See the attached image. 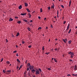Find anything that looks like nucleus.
Instances as JSON below:
<instances>
[{
    "label": "nucleus",
    "instance_id": "c85d7f7f",
    "mask_svg": "<svg viewBox=\"0 0 77 77\" xmlns=\"http://www.w3.org/2000/svg\"><path fill=\"white\" fill-rule=\"evenodd\" d=\"M42 50H44V46H43L42 48Z\"/></svg>",
    "mask_w": 77,
    "mask_h": 77
},
{
    "label": "nucleus",
    "instance_id": "bf43d9fd",
    "mask_svg": "<svg viewBox=\"0 0 77 77\" xmlns=\"http://www.w3.org/2000/svg\"><path fill=\"white\" fill-rule=\"evenodd\" d=\"M12 37H14V35H12Z\"/></svg>",
    "mask_w": 77,
    "mask_h": 77
},
{
    "label": "nucleus",
    "instance_id": "7ed1b4c3",
    "mask_svg": "<svg viewBox=\"0 0 77 77\" xmlns=\"http://www.w3.org/2000/svg\"><path fill=\"white\" fill-rule=\"evenodd\" d=\"M9 21H13V19L11 18V17L10 18V19L9 20Z\"/></svg>",
    "mask_w": 77,
    "mask_h": 77
},
{
    "label": "nucleus",
    "instance_id": "0e129e2a",
    "mask_svg": "<svg viewBox=\"0 0 77 77\" xmlns=\"http://www.w3.org/2000/svg\"><path fill=\"white\" fill-rule=\"evenodd\" d=\"M19 69V68H16V70H18V69Z\"/></svg>",
    "mask_w": 77,
    "mask_h": 77
},
{
    "label": "nucleus",
    "instance_id": "6e6552de",
    "mask_svg": "<svg viewBox=\"0 0 77 77\" xmlns=\"http://www.w3.org/2000/svg\"><path fill=\"white\" fill-rule=\"evenodd\" d=\"M20 35V33L19 32H17V35H16V36H18Z\"/></svg>",
    "mask_w": 77,
    "mask_h": 77
},
{
    "label": "nucleus",
    "instance_id": "473e14b6",
    "mask_svg": "<svg viewBox=\"0 0 77 77\" xmlns=\"http://www.w3.org/2000/svg\"><path fill=\"white\" fill-rule=\"evenodd\" d=\"M72 52H68V54H70Z\"/></svg>",
    "mask_w": 77,
    "mask_h": 77
},
{
    "label": "nucleus",
    "instance_id": "ddd939ff",
    "mask_svg": "<svg viewBox=\"0 0 77 77\" xmlns=\"http://www.w3.org/2000/svg\"><path fill=\"white\" fill-rule=\"evenodd\" d=\"M57 18H58V17H59V16L58 15H59V10H58L57 11Z\"/></svg>",
    "mask_w": 77,
    "mask_h": 77
},
{
    "label": "nucleus",
    "instance_id": "7c9ffc66",
    "mask_svg": "<svg viewBox=\"0 0 77 77\" xmlns=\"http://www.w3.org/2000/svg\"><path fill=\"white\" fill-rule=\"evenodd\" d=\"M17 51H13L14 53H17Z\"/></svg>",
    "mask_w": 77,
    "mask_h": 77
},
{
    "label": "nucleus",
    "instance_id": "f3484780",
    "mask_svg": "<svg viewBox=\"0 0 77 77\" xmlns=\"http://www.w3.org/2000/svg\"><path fill=\"white\" fill-rule=\"evenodd\" d=\"M22 7V6L21 5H20L19 7V9H21V7Z\"/></svg>",
    "mask_w": 77,
    "mask_h": 77
},
{
    "label": "nucleus",
    "instance_id": "338daca9",
    "mask_svg": "<svg viewBox=\"0 0 77 77\" xmlns=\"http://www.w3.org/2000/svg\"><path fill=\"white\" fill-rule=\"evenodd\" d=\"M65 39H66V41H67V39L66 38Z\"/></svg>",
    "mask_w": 77,
    "mask_h": 77
},
{
    "label": "nucleus",
    "instance_id": "a878e982",
    "mask_svg": "<svg viewBox=\"0 0 77 77\" xmlns=\"http://www.w3.org/2000/svg\"><path fill=\"white\" fill-rule=\"evenodd\" d=\"M27 29L29 31H30V28L29 27Z\"/></svg>",
    "mask_w": 77,
    "mask_h": 77
},
{
    "label": "nucleus",
    "instance_id": "3c124183",
    "mask_svg": "<svg viewBox=\"0 0 77 77\" xmlns=\"http://www.w3.org/2000/svg\"><path fill=\"white\" fill-rule=\"evenodd\" d=\"M48 9L49 10H50V7H48Z\"/></svg>",
    "mask_w": 77,
    "mask_h": 77
},
{
    "label": "nucleus",
    "instance_id": "c756f323",
    "mask_svg": "<svg viewBox=\"0 0 77 77\" xmlns=\"http://www.w3.org/2000/svg\"><path fill=\"white\" fill-rule=\"evenodd\" d=\"M52 8H54V5H52L51 7Z\"/></svg>",
    "mask_w": 77,
    "mask_h": 77
},
{
    "label": "nucleus",
    "instance_id": "c03bdc74",
    "mask_svg": "<svg viewBox=\"0 0 77 77\" xmlns=\"http://www.w3.org/2000/svg\"><path fill=\"white\" fill-rule=\"evenodd\" d=\"M25 42H24V41H22V44H24Z\"/></svg>",
    "mask_w": 77,
    "mask_h": 77
},
{
    "label": "nucleus",
    "instance_id": "20e7f679",
    "mask_svg": "<svg viewBox=\"0 0 77 77\" xmlns=\"http://www.w3.org/2000/svg\"><path fill=\"white\" fill-rule=\"evenodd\" d=\"M25 6L26 7H27L28 6V4L27 3H25Z\"/></svg>",
    "mask_w": 77,
    "mask_h": 77
},
{
    "label": "nucleus",
    "instance_id": "864d4df0",
    "mask_svg": "<svg viewBox=\"0 0 77 77\" xmlns=\"http://www.w3.org/2000/svg\"><path fill=\"white\" fill-rule=\"evenodd\" d=\"M15 18H16V19H18V17H15Z\"/></svg>",
    "mask_w": 77,
    "mask_h": 77
},
{
    "label": "nucleus",
    "instance_id": "393cba45",
    "mask_svg": "<svg viewBox=\"0 0 77 77\" xmlns=\"http://www.w3.org/2000/svg\"><path fill=\"white\" fill-rule=\"evenodd\" d=\"M72 75L75 76H77V75L75 74H72Z\"/></svg>",
    "mask_w": 77,
    "mask_h": 77
},
{
    "label": "nucleus",
    "instance_id": "4be33fe9",
    "mask_svg": "<svg viewBox=\"0 0 77 77\" xmlns=\"http://www.w3.org/2000/svg\"><path fill=\"white\" fill-rule=\"evenodd\" d=\"M11 70H7V72L10 73H11Z\"/></svg>",
    "mask_w": 77,
    "mask_h": 77
},
{
    "label": "nucleus",
    "instance_id": "5701e85b",
    "mask_svg": "<svg viewBox=\"0 0 77 77\" xmlns=\"http://www.w3.org/2000/svg\"><path fill=\"white\" fill-rule=\"evenodd\" d=\"M73 54H74L73 52H71V53L70 54V55H71V56L73 55Z\"/></svg>",
    "mask_w": 77,
    "mask_h": 77
},
{
    "label": "nucleus",
    "instance_id": "de8ad7c7",
    "mask_svg": "<svg viewBox=\"0 0 77 77\" xmlns=\"http://www.w3.org/2000/svg\"><path fill=\"white\" fill-rule=\"evenodd\" d=\"M46 19H47V18H46V17L44 19V21H45Z\"/></svg>",
    "mask_w": 77,
    "mask_h": 77
},
{
    "label": "nucleus",
    "instance_id": "412c9836",
    "mask_svg": "<svg viewBox=\"0 0 77 77\" xmlns=\"http://www.w3.org/2000/svg\"><path fill=\"white\" fill-rule=\"evenodd\" d=\"M39 29H42V28L41 27H39L38 28V30H39Z\"/></svg>",
    "mask_w": 77,
    "mask_h": 77
},
{
    "label": "nucleus",
    "instance_id": "c9c22d12",
    "mask_svg": "<svg viewBox=\"0 0 77 77\" xmlns=\"http://www.w3.org/2000/svg\"><path fill=\"white\" fill-rule=\"evenodd\" d=\"M7 63L9 64L10 63V62L9 61H7L6 62Z\"/></svg>",
    "mask_w": 77,
    "mask_h": 77
},
{
    "label": "nucleus",
    "instance_id": "79ce46f5",
    "mask_svg": "<svg viewBox=\"0 0 77 77\" xmlns=\"http://www.w3.org/2000/svg\"><path fill=\"white\" fill-rule=\"evenodd\" d=\"M51 28H53V25H51Z\"/></svg>",
    "mask_w": 77,
    "mask_h": 77
},
{
    "label": "nucleus",
    "instance_id": "69168bd1",
    "mask_svg": "<svg viewBox=\"0 0 77 77\" xmlns=\"http://www.w3.org/2000/svg\"><path fill=\"white\" fill-rule=\"evenodd\" d=\"M54 59V58H52V60H53Z\"/></svg>",
    "mask_w": 77,
    "mask_h": 77
},
{
    "label": "nucleus",
    "instance_id": "39448f33",
    "mask_svg": "<svg viewBox=\"0 0 77 77\" xmlns=\"http://www.w3.org/2000/svg\"><path fill=\"white\" fill-rule=\"evenodd\" d=\"M26 13H24V14L21 13V15H23V16H24L25 15H26Z\"/></svg>",
    "mask_w": 77,
    "mask_h": 77
},
{
    "label": "nucleus",
    "instance_id": "a18cd8bd",
    "mask_svg": "<svg viewBox=\"0 0 77 77\" xmlns=\"http://www.w3.org/2000/svg\"><path fill=\"white\" fill-rule=\"evenodd\" d=\"M33 68H30L29 70L33 69Z\"/></svg>",
    "mask_w": 77,
    "mask_h": 77
},
{
    "label": "nucleus",
    "instance_id": "4468645a",
    "mask_svg": "<svg viewBox=\"0 0 77 77\" xmlns=\"http://www.w3.org/2000/svg\"><path fill=\"white\" fill-rule=\"evenodd\" d=\"M46 69L49 70H51V69L50 68H46Z\"/></svg>",
    "mask_w": 77,
    "mask_h": 77
},
{
    "label": "nucleus",
    "instance_id": "37998d69",
    "mask_svg": "<svg viewBox=\"0 0 77 77\" xmlns=\"http://www.w3.org/2000/svg\"><path fill=\"white\" fill-rule=\"evenodd\" d=\"M71 0H70L69 2V4H70L71 5Z\"/></svg>",
    "mask_w": 77,
    "mask_h": 77
},
{
    "label": "nucleus",
    "instance_id": "f704fd0d",
    "mask_svg": "<svg viewBox=\"0 0 77 77\" xmlns=\"http://www.w3.org/2000/svg\"><path fill=\"white\" fill-rule=\"evenodd\" d=\"M29 48H31L32 47V46L31 45H29L28 46Z\"/></svg>",
    "mask_w": 77,
    "mask_h": 77
},
{
    "label": "nucleus",
    "instance_id": "4d7b16f0",
    "mask_svg": "<svg viewBox=\"0 0 77 77\" xmlns=\"http://www.w3.org/2000/svg\"><path fill=\"white\" fill-rule=\"evenodd\" d=\"M16 48H18V46L17 45H16Z\"/></svg>",
    "mask_w": 77,
    "mask_h": 77
},
{
    "label": "nucleus",
    "instance_id": "9d476101",
    "mask_svg": "<svg viewBox=\"0 0 77 77\" xmlns=\"http://www.w3.org/2000/svg\"><path fill=\"white\" fill-rule=\"evenodd\" d=\"M26 10H27V12H29V13L30 12V10H29V9L28 8H27Z\"/></svg>",
    "mask_w": 77,
    "mask_h": 77
},
{
    "label": "nucleus",
    "instance_id": "2f4dec72",
    "mask_svg": "<svg viewBox=\"0 0 77 77\" xmlns=\"http://www.w3.org/2000/svg\"><path fill=\"white\" fill-rule=\"evenodd\" d=\"M61 6L62 8H64V6H63V5H61Z\"/></svg>",
    "mask_w": 77,
    "mask_h": 77
},
{
    "label": "nucleus",
    "instance_id": "6e6d98bb",
    "mask_svg": "<svg viewBox=\"0 0 77 77\" xmlns=\"http://www.w3.org/2000/svg\"><path fill=\"white\" fill-rule=\"evenodd\" d=\"M29 70V68H27V71H28Z\"/></svg>",
    "mask_w": 77,
    "mask_h": 77
},
{
    "label": "nucleus",
    "instance_id": "09e8293b",
    "mask_svg": "<svg viewBox=\"0 0 77 77\" xmlns=\"http://www.w3.org/2000/svg\"><path fill=\"white\" fill-rule=\"evenodd\" d=\"M16 56H18V53H17Z\"/></svg>",
    "mask_w": 77,
    "mask_h": 77
},
{
    "label": "nucleus",
    "instance_id": "ea45409f",
    "mask_svg": "<svg viewBox=\"0 0 77 77\" xmlns=\"http://www.w3.org/2000/svg\"><path fill=\"white\" fill-rule=\"evenodd\" d=\"M3 72H4V73H5L6 72L5 71L4 69L3 70Z\"/></svg>",
    "mask_w": 77,
    "mask_h": 77
},
{
    "label": "nucleus",
    "instance_id": "6ab92c4d",
    "mask_svg": "<svg viewBox=\"0 0 77 77\" xmlns=\"http://www.w3.org/2000/svg\"><path fill=\"white\" fill-rule=\"evenodd\" d=\"M54 61L55 62H57V60H56V59L55 58H54Z\"/></svg>",
    "mask_w": 77,
    "mask_h": 77
},
{
    "label": "nucleus",
    "instance_id": "0eeeda50",
    "mask_svg": "<svg viewBox=\"0 0 77 77\" xmlns=\"http://www.w3.org/2000/svg\"><path fill=\"white\" fill-rule=\"evenodd\" d=\"M17 62H18L19 63H20V60L19 59H17Z\"/></svg>",
    "mask_w": 77,
    "mask_h": 77
},
{
    "label": "nucleus",
    "instance_id": "58836bf2",
    "mask_svg": "<svg viewBox=\"0 0 77 77\" xmlns=\"http://www.w3.org/2000/svg\"><path fill=\"white\" fill-rule=\"evenodd\" d=\"M71 76V75L70 74H69L67 75V76Z\"/></svg>",
    "mask_w": 77,
    "mask_h": 77
},
{
    "label": "nucleus",
    "instance_id": "680f3d73",
    "mask_svg": "<svg viewBox=\"0 0 77 77\" xmlns=\"http://www.w3.org/2000/svg\"><path fill=\"white\" fill-rule=\"evenodd\" d=\"M46 29H48V27H46Z\"/></svg>",
    "mask_w": 77,
    "mask_h": 77
},
{
    "label": "nucleus",
    "instance_id": "774afa93",
    "mask_svg": "<svg viewBox=\"0 0 77 77\" xmlns=\"http://www.w3.org/2000/svg\"><path fill=\"white\" fill-rule=\"evenodd\" d=\"M77 26H76L75 27V28L77 29Z\"/></svg>",
    "mask_w": 77,
    "mask_h": 77
},
{
    "label": "nucleus",
    "instance_id": "72a5a7b5",
    "mask_svg": "<svg viewBox=\"0 0 77 77\" xmlns=\"http://www.w3.org/2000/svg\"><path fill=\"white\" fill-rule=\"evenodd\" d=\"M38 70H39V71L40 72H42V70L41 69H38Z\"/></svg>",
    "mask_w": 77,
    "mask_h": 77
},
{
    "label": "nucleus",
    "instance_id": "aec40b11",
    "mask_svg": "<svg viewBox=\"0 0 77 77\" xmlns=\"http://www.w3.org/2000/svg\"><path fill=\"white\" fill-rule=\"evenodd\" d=\"M71 29H70L69 30V31L68 32V33L69 34L71 32Z\"/></svg>",
    "mask_w": 77,
    "mask_h": 77
},
{
    "label": "nucleus",
    "instance_id": "2eb2a0df",
    "mask_svg": "<svg viewBox=\"0 0 77 77\" xmlns=\"http://www.w3.org/2000/svg\"><path fill=\"white\" fill-rule=\"evenodd\" d=\"M17 23H18V24H21V21H17Z\"/></svg>",
    "mask_w": 77,
    "mask_h": 77
},
{
    "label": "nucleus",
    "instance_id": "f257e3e1",
    "mask_svg": "<svg viewBox=\"0 0 77 77\" xmlns=\"http://www.w3.org/2000/svg\"><path fill=\"white\" fill-rule=\"evenodd\" d=\"M27 66L28 68H32V66L30 65V64L29 63H28V64Z\"/></svg>",
    "mask_w": 77,
    "mask_h": 77
},
{
    "label": "nucleus",
    "instance_id": "a19ab883",
    "mask_svg": "<svg viewBox=\"0 0 77 77\" xmlns=\"http://www.w3.org/2000/svg\"><path fill=\"white\" fill-rule=\"evenodd\" d=\"M3 58H2V59H1V62H3Z\"/></svg>",
    "mask_w": 77,
    "mask_h": 77
},
{
    "label": "nucleus",
    "instance_id": "1a4fd4ad",
    "mask_svg": "<svg viewBox=\"0 0 77 77\" xmlns=\"http://www.w3.org/2000/svg\"><path fill=\"white\" fill-rule=\"evenodd\" d=\"M69 23L68 24V26H67V29H69Z\"/></svg>",
    "mask_w": 77,
    "mask_h": 77
},
{
    "label": "nucleus",
    "instance_id": "f03ea898",
    "mask_svg": "<svg viewBox=\"0 0 77 77\" xmlns=\"http://www.w3.org/2000/svg\"><path fill=\"white\" fill-rule=\"evenodd\" d=\"M35 74H39V71L38 70H36L35 71Z\"/></svg>",
    "mask_w": 77,
    "mask_h": 77
},
{
    "label": "nucleus",
    "instance_id": "a211bd4d",
    "mask_svg": "<svg viewBox=\"0 0 77 77\" xmlns=\"http://www.w3.org/2000/svg\"><path fill=\"white\" fill-rule=\"evenodd\" d=\"M23 20L24 21H25V22H26V23L27 22V20H26L23 19Z\"/></svg>",
    "mask_w": 77,
    "mask_h": 77
},
{
    "label": "nucleus",
    "instance_id": "dca6fc26",
    "mask_svg": "<svg viewBox=\"0 0 77 77\" xmlns=\"http://www.w3.org/2000/svg\"><path fill=\"white\" fill-rule=\"evenodd\" d=\"M73 56H74V54L72 55H71L70 57L71 58H73Z\"/></svg>",
    "mask_w": 77,
    "mask_h": 77
},
{
    "label": "nucleus",
    "instance_id": "603ef678",
    "mask_svg": "<svg viewBox=\"0 0 77 77\" xmlns=\"http://www.w3.org/2000/svg\"><path fill=\"white\" fill-rule=\"evenodd\" d=\"M38 18L39 19H41V17H40V16H39L38 17Z\"/></svg>",
    "mask_w": 77,
    "mask_h": 77
},
{
    "label": "nucleus",
    "instance_id": "b1692460",
    "mask_svg": "<svg viewBox=\"0 0 77 77\" xmlns=\"http://www.w3.org/2000/svg\"><path fill=\"white\" fill-rule=\"evenodd\" d=\"M63 41L65 43H66V41H65V39H63Z\"/></svg>",
    "mask_w": 77,
    "mask_h": 77
},
{
    "label": "nucleus",
    "instance_id": "cd10ccee",
    "mask_svg": "<svg viewBox=\"0 0 77 77\" xmlns=\"http://www.w3.org/2000/svg\"><path fill=\"white\" fill-rule=\"evenodd\" d=\"M77 70V68H74V70H75V71H76V70Z\"/></svg>",
    "mask_w": 77,
    "mask_h": 77
},
{
    "label": "nucleus",
    "instance_id": "f8f14e48",
    "mask_svg": "<svg viewBox=\"0 0 77 77\" xmlns=\"http://www.w3.org/2000/svg\"><path fill=\"white\" fill-rule=\"evenodd\" d=\"M28 15H29V18H31V14H30L29 13Z\"/></svg>",
    "mask_w": 77,
    "mask_h": 77
},
{
    "label": "nucleus",
    "instance_id": "49530a36",
    "mask_svg": "<svg viewBox=\"0 0 77 77\" xmlns=\"http://www.w3.org/2000/svg\"><path fill=\"white\" fill-rule=\"evenodd\" d=\"M54 50H57V51H58V50H57V48H56L54 49Z\"/></svg>",
    "mask_w": 77,
    "mask_h": 77
},
{
    "label": "nucleus",
    "instance_id": "8fccbe9b",
    "mask_svg": "<svg viewBox=\"0 0 77 77\" xmlns=\"http://www.w3.org/2000/svg\"><path fill=\"white\" fill-rule=\"evenodd\" d=\"M69 61L70 62H72V60H70Z\"/></svg>",
    "mask_w": 77,
    "mask_h": 77
},
{
    "label": "nucleus",
    "instance_id": "e433bc0d",
    "mask_svg": "<svg viewBox=\"0 0 77 77\" xmlns=\"http://www.w3.org/2000/svg\"><path fill=\"white\" fill-rule=\"evenodd\" d=\"M49 53H50V52H48V53H45V54H46L48 55V54H49Z\"/></svg>",
    "mask_w": 77,
    "mask_h": 77
},
{
    "label": "nucleus",
    "instance_id": "052dcab7",
    "mask_svg": "<svg viewBox=\"0 0 77 77\" xmlns=\"http://www.w3.org/2000/svg\"><path fill=\"white\" fill-rule=\"evenodd\" d=\"M27 60H26V61H25V63H27Z\"/></svg>",
    "mask_w": 77,
    "mask_h": 77
},
{
    "label": "nucleus",
    "instance_id": "e2e57ef3",
    "mask_svg": "<svg viewBox=\"0 0 77 77\" xmlns=\"http://www.w3.org/2000/svg\"><path fill=\"white\" fill-rule=\"evenodd\" d=\"M6 39V42H8V40L7 39Z\"/></svg>",
    "mask_w": 77,
    "mask_h": 77
},
{
    "label": "nucleus",
    "instance_id": "13d9d810",
    "mask_svg": "<svg viewBox=\"0 0 77 77\" xmlns=\"http://www.w3.org/2000/svg\"><path fill=\"white\" fill-rule=\"evenodd\" d=\"M22 66H23V65H21L20 66V68H22Z\"/></svg>",
    "mask_w": 77,
    "mask_h": 77
},
{
    "label": "nucleus",
    "instance_id": "4c0bfd02",
    "mask_svg": "<svg viewBox=\"0 0 77 77\" xmlns=\"http://www.w3.org/2000/svg\"><path fill=\"white\" fill-rule=\"evenodd\" d=\"M66 21H65L63 22V24H65V23H66Z\"/></svg>",
    "mask_w": 77,
    "mask_h": 77
},
{
    "label": "nucleus",
    "instance_id": "5fc2aeb1",
    "mask_svg": "<svg viewBox=\"0 0 77 77\" xmlns=\"http://www.w3.org/2000/svg\"><path fill=\"white\" fill-rule=\"evenodd\" d=\"M32 21H32V20H30V22L31 23H32Z\"/></svg>",
    "mask_w": 77,
    "mask_h": 77
},
{
    "label": "nucleus",
    "instance_id": "9b49d317",
    "mask_svg": "<svg viewBox=\"0 0 77 77\" xmlns=\"http://www.w3.org/2000/svg\"><path fill=\"white\" fill-rule=\"evenodd\" d=\"M72 42V41L71 40H69L68 42V43L69 44H70Z\"/></svg>",
    "mask_w": 77,
    "mask_h": 77
},
{
    "label": "nucleus",
    "instance_id": "bb28decb",
    "mask_svg": "<svg viewBox=\"0 0 77 77\" xmlns=\"http://www.w3.org/2000/svg\"><path fill=\"white\" fill-rule=\"evenodd\" d=\"M42 8H40V12H42Z\"/></svg>",
    "mask_w": 77,
    "mask_h": 77
},
{
    "label": "nucleus",
    "instance_id": "423d86ee",
    "mask_svg": "<svg viewBox=\"0 0 77 77\" xmlns=\"http://www.w3.org/2000/svg\"><path fill=\"white\" fill-rule=\"evenodd\" d=\"M31 71L33 72H36V71L34 69H31Z\"/></svg>",
    "mask_w": 77,
    "mask_h": 77
}]
</instances>
